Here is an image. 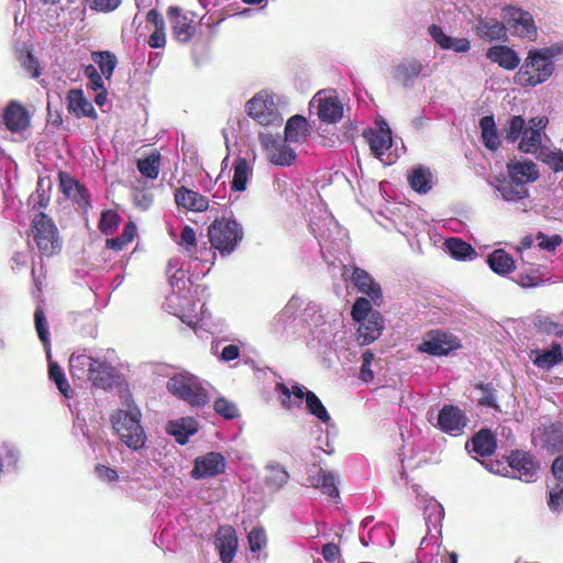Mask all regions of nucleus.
I'll use <instances>...</instances> for the list:
<instances>
[{"label":"nucleus","instance_id":"1","mask_svg":"<svg viewBox=\"0 0 563 563\" xmlns=\"http://www.w3.org/2000/svg\"><path fill=\"white\" fill-rule=\"evenodd\" d=\"M125 404L126 409H118L111 416V423L128 448L140 450L146 442V434L141 424L142 413L132 399H126Z\"/></svg>","mask_w":563,"mask_h":563},{"label":"nucleus","instance_id":"2","mask_svg":"<svg viewBox=\"0 0 563 563\" xmlns=\"http://www.w3.org/2000/svg\"><path fill=\"white\" fill-rule=\"evenodd\" d=\"M210 251H218L221 256L235 252L244 238L241 223L230 217L216 218L207 229Z\"/></svg>","mask_w":563,"mask_h":563},{"label":"nucleus","instance_id":"3","mask_svg":"<svg viewBox=\"0 0 563 563\" xmlns=\"http://www.w3.org/2000/svg\"><path fill=\"white\" fill-rule=\"evenodd\" d=\"M552 54L549 51L530 49L518 77L522 85L537 86L548 80L553 73Z\"/></svg>","mask_w":563,"mask_h":563},{"label":"nucleus","instance_id":"4","mask_svg":"<svg viewBox=\"0 0 563 563\" xmlns=\"http://www.w3.org/2000/svg\"><path fill=\"white\" fill-rule=\"evenodd\" d=\"M33 240L43 255L52 256L62 249V241L54 221L44 212L34 216L31 224Z\"/></svg>","mask_w":563,"mask_h":563},{"label":"nucleus","instance_id":"5","mask_svg":"<svg viewBox=\"0 0 563 563\" xmlns=\"http://www.w3.org/2000/svg\"><path fill=\"white\" fill-rule=\"evenodd\" d=\"M167 389L191 407H203L209 402L207 389L194 376L174 375L167 382Z\"/></svg>","mask_w":563,"mask_h":563},{"label":"nucleus","instance_id":"6","mask_svg":"<svg viewBox=\"0 0 563 563\" xmlns=\"http://www.w3.org/2000/svg\"><path fill=\"white\" fill-rule=\"evenodd\" d=\"M245 111L249 117L261 125L280 124L283 119L274 100V95L262 90L254 95L246 103Z\"/></svg>","mask_w":563,"mask_h":563},{"label":"nucleus","instance_id":"7","mask_svg":"<svg viewBox=\"0 0 563 563\" xmlns=\"http://www.w3.org/2000/svg\"><path fill=\"white\" fill-rule=\"evenodd\" d=\"M460 347V340L455 335L442 329H432L424 333L417 351L432 356H446Z\"/></svg>","mask_w":563,"mask_h":563},{"label":"nucleus","instance_id":"8","mask_svg":"<svg viewBox=\"0 0 563 563\" xmlns=\"http://www.w3.org/2000/svg\"><path fill=\"white\" fill-rule=\"evenodd\" d=\"M549 122L550 120L545 115L529 119L527 128L519 140L518 151L525 154L534 155L537 158L543 147H547V145L542 144V139L543 136H547L545 129L549 125Z\"/></svg>","mask_w":563,"mask_h":563},{"label":"nucleus","instance_id":"9","mask_svg":"<svg viewBox=\"0 0 563 563\" xmlns=\"http://www.w3.org/2000/svg\"><path fill=\"white\" fill-rule=\"evenodd\" d=\"M505 11L507 22L516 36L530 42L537 40V26L532 15L528 11L514 7H508Z\"/></svg>","mask_w":563,"mask_h":563},{"label":"nucleus","instance_id":"10","mask_svg":"<svg viewBox=\"0 0 563 563\" xmlns=\"http://www.w3.org/2000/svg\"><path fill=\"white\" fill-rule=\"evenodd\" d=\"M225 467V457L221 453L212 451L195 459L190 475L195 479L216 477L223 474Z\"/></svg>","mask_w":563,"mask_h":563},{"label":"nucleus","instance_id":"11","mask_svg":"<svg viewBox=\"0 0 563 563\" xmlns=\"http://www.w3.org/2000/svg\"><path fill=\"white\" fill-rule=\"evenodd\" d=\"M261 143L269 162L276 166H290L296 161L295 151L286 143L273 135H264Z\"/></svg>","mask_w":563,"mask_h":563},{"label":"nucleus","instance_id":"12","mask_svg":"<svg viewBox=\"0 0 563 563\" xmlns=\"http://www.w3.org/2000/svg\"><path fill=\"white\" fill-rule=\"evenodd\" d=\"M509 466L516 472L519 479L530 483L540 468V464L530 452L516 450L507 457Z\"/></svg>","mask_w":563,"mask_h":563},{"label":"nucleus","instance_id":"13","mask_svg":"<svg viewBox=\"0 0 563 563\" xmlns=\"http://www.w3.org/2000/svg\"><path fill=\"white\" fill-rule=\"evenodd\" d=\"M467 424V418L462 409L454 405H445L438 415V426L445 432L456 435Z\"/></svg>","mask_w":563,"mask_h":563},{"label":"nucleus","instance_id":"14","mask_svg":"<svg viewBox=\"0 0 563 563\" xmlns=\"http://www.w3.org/2000/svg\"><path fill=\"white\" fill-rule=\"evenodd\" d=\"M2 121L10 132L19 133L29 128L30 114L22 103L11 100L3 110Z\"/></svg>","mask_w":563,"mask_h":563},{"label":"nucleus","instance_id":"15","mask_svg":"<svg viewBox=\"0 0 563 563\" xmlns=\"http://www.w3.org/2000/svg\"><path fill=\"white\" fill-rule=\"evenodd\" d=\"M214 544L219 550L222 563H231L238 549V536L232 526H221L216 536Z\"/></svg>","mask_w":563,"mask_h":563},{"label":"nucleus","instance_id":"16","mask_svg":"<svg viewBox=\"0 0 563 563\" xmlns=\"http://www.w3.org/2000/svg\"><path fill=\"white\" fill-rule=\"evenodd\" d=\"M175 203L179 209L191 212H203L209 208V199L198 191L180 186L174 194Z\"/></svg>","mask_w":563,"mask_h":563},{"label":"nucleus","instance_id":"17","mask_svg":"<svg viewBox=\"0 0 563 563\" xmlns=\"http://www.w3.org/2000/svg\"><path fill=\"white\" fill-rule=\"evenodd\" d=\"M360 323L357 328V343L361 346L369 345L376 341L384 331V319L378 311L371 313L367 319L357 321Z\"/></svg>","mask_w":563,"mask_h":563},{"label":"nucleus","instance_id":"18","mask_svg":"<svg viewBox=\"0 0 563 563\" xmlns=\"http://www.w3.org/2000/svg\"><path fill=\"white\" fill-rule=\"evenodd\" d=\"M424 65L421 60L409 57L404 58L393 69V78L402 87H411L413 80L423 74Z\"/></svg>","mask_w":563,"mask_h":563},{"label":"nucleus","instance_id":"19","mask_svg":"<svg viewBox=\"0 0 563 563\" xmlns=\"http://www.w3.org/2000/svg\"><path fill=\"white\" fill-rule=\"evenodd\" d=\"M67 110L77 119L87 117L96 120L98 114L92 103L85 97L81 89H70L66 95Z\"/></svg>","mask_w":563,"mask_h":563},{"label":"nucleus","instance_id":"20","mask_svg":"<svg viewBox=\"0 0 563 563\" xmlns=\"http://www.w3.org/2000/svg\"><path fill=\"white\" fill-rule=\"evenodd\" d=\"M507 173L510 180L523 187L534 183L540 176L537 165L530 159L507 163Z\"/></svg>","mask_w":563,"mask_h":563},{"label":"nucleus","instance_id":"21","mask_svg":"<svg viewBox=\"0 0 563 563\" xmlns=\"http://www.w3.org/2000/svg\"><path fill=\"white\" fill-rule=\"evenodd\" d=\"M351 279L356 289L367 295L375 305H379L383 301V292L379 284H377L365 269L354 267Z\"/></svg>","mask_w":563,"mask_h":563},{"label":"nucleus","instance_id":"22","mask_svg":"<svg viewBox=\"0 0 563 563\" xmlns=\"http://www.w3.org/2000/svg\"><path fill=\"white\" fill-rule=\"evenodd\" d=\"M363 137L366 140L372 154L376 158H380L393 144L391 131L387 125L379 130H365L363 132Z\"/></svg>","mask_w":563,"mask_h":563},{"label":"nucleus","instance_id":"23","mask_svg":"<svg viewBox=\"0 0 563 563\" xmlns=\"http://www.w3.org/2000/svg\"><path fill=\"white\" fill-rule=\"evenodd\" d=\"M428 33L431 36V38L442 48L445 51H453L455 53H466L471 49V43L467 38L461 37H452L446 35L442 27L437 24H431L428 27Z\"/></svg>","mask_w":563,"mask_h":563},{"label":"nucleus","instance_id":"24","mask_svg":"<svg viewBox=\"0 0 563 563\" xmlns=\"http://www.w3.org/2000/svg\"><path fill=\"white\" fill-rule=\"evenodd\" d=\"M59 179L62 190L68 198L73 199L82 209L90 207V197L85 186L66 173H60Z\"/></svg>","mask_w":563,"mask_h":563},{"label":"nucleus","instance_id":"25","mask_svg":"<svg viewBox=\"0 0 563 563\" xmlns=\"http://www.w3.org/2000/svg\"><path fill=\"white\" fill-rule=\"evenodd\" d=\"M167 15L175 20V24L173 26L175 37L184 43L190 41L196 33L194 21L187 15L181 14L180 8L178 7H169Z\"/></svg>","mask_w":563,"mask_h":563},{"label":"nucleus","instance_id":"26","mask_svg":"<svg viewBox=\"0 0 563 563\" xmlns=\"http://www.w3.org/2000/svg\"><path fill=\"white\" fill-rule=\"evenodd\" d=\"M486 56L490 62L496 63L499 67L507 70H514L520 64L518 54L506 45H495L489 47Z\"/></svg>","mask_w":563,"mask_h":563},{"label":"nucleus","instance_id":"27","mask_svg":"<svg viewBox=\"0 0 563 563\" xmlns=\"http://www.w3.org/2000/svg\"><path fill=\"white\" fill-rule=\"evenodd\" d=\"M307 486L319 489L330 498L339 497V488L334 474L322 468L307 477Z\"/></svg>","mask_w":563,"mask_h":563},{"label":"nucleus","instance_id":"28","mask_svg":"<svg viewBox=\"0 0 563 563\" xmlns=\"http://www.w3.org/2000/svg\"><path fill=\"white\" fill-rule=\"evenodd\" d=\"M539 438L547 452L551 454L563 452V427L560 423H551L540 429Z\"/></svg>","mask_w":563,"mask_h":563},{"label":"nucleus","instance_id":"29","mask_svg":"<svg viewBox=\"0 0 563 563\" xmlns=\"http://www.w3.org/2000/svg\"><path fill=\"white\" fill-rule=\"evenodd\" d=\"M88 379L95 387L102 389L111 388L117 379L115 369L107 362L97 360L95 366L90 368Z\"/></svg>","mask_w":563,"mask_h":563},{"label":"nucleus","instance_id":"30","mask_svg":"<svg viewBox=\"0 0 563 563\" xmlns=\"http://www.w3.org/2000/svg\"><path fill=\"white\" fill-rule=\"evenodd\" d=\"M475 32L481 38L488 42L505 40L507 36L505 24L496 19L479 18Z\"/></svg>","mask_w":563,"mask_h":563},{"label":"nucleus","instance_id":"31","mask_svg":"<svg viewBox=\"0 0 563 563\" xmlns=\"http://www.w3.org/2000/svg\"><path fill=\"white\" fill-rule=\"evenodd\" d=\"M178 245L190 260L203 261V253L210 252V250L206 246L201 249L198 247L196 231L188 224L183 228Z\"/></svg>","mask_w":563,"mask_h":563},{"label":"nucleus","instance_id":"32","mask_svg":"<svg viewBox=\"0 0 563 563\" xmlns=\"http://www.w3.org/2000/svg\"><path fill=\"white\" fill-rule=\"evenodd\" d=\"M318 115L321 121L336 123L343 117V104L335 96L319 99Z\"/></svg>","mask_w":563,"mask_h":563},{"label":"nucleus","instance_id":"33","mask_svg":"<svg viewBox=\"0 0 563 563\" xmlns=\"http://www.w3.org/2000/svg\"><path fill=\"white\" fill-rule=\"evenodd\" d=\"M471 442L473 451L482 457L493 455L497 448L496 437L489 429H482L476 432Z\"/></svg>","mask_w":563,"mask_h":563},{"label":"nucleus","instance_id":"34","mask_svg":"<svg viewBox=\"0 0 563 563\" xmlns=\"http://www.w3.org/2000/svg\"><path fill=\"white\" fill-rule=\"evenodd\" d=\"M167 431L174 435L179 444L184 445L188 442L189 438L198 431V422L190 417L181 418L170 421Z\"/></svg>","mask_w":563,"mask_h":563},{"label":"nucleus","instance_id":"35","mask_svg":"<svg viewBox=\"0 0 563 563\" xmlns=\"http://www.w3.org/2000/svg\"><path fill=\"white\" fill-rule=\"evenodd\" d=\"M481 137L486 148L496 151L500 146L497 126L493 115H485L479 120Z\"/></svg>","mask_w":563,"mask_h":563},{"label":"nucleus","instance_id":"36","mask_svg":"<svg viewBox=\"0 0 563 563\" xmlns=\"http://www.w3.org/2000/svg\"><path fill=\"white\" fill-rule=\"evenodd\" d=\"M308 132V122L305 117L292 115L285 125V141L301 142L306 139Z\"/></svg>","mask_w":563,"mask_h":563},{"label":"nucleus","instance_id":"37","mask_svg":"<svg viewBox=\"0 0 563 563\" xmlns=\"http://www.w3.org/2000/svg\"><path fill=\"white\" fill-rule=\"evenodd\" d=\"M489 267L499 275H507L515 269V261L505 250H495L488 256Z\"/></svg>","mask_w":563,"mask_h":563},{"label":"nucleus","instance_id":"38","mask_svg":"<svg viewBox=\"0 0 563 563\" xmlns=\"http://www.w3.org/2000/svg\"><path fill=\"white\" fill-rule=\"evenodd\" d=\"M250 175L251 169L247 159L244 157L235 158L233 163L231 189L233 191H244L246 189Z\"/></svg>","mask_w":563,"mask_h":563},{"label":"nucleus","instance_id":"39","mask_svg":"<svg viewBox=\"0 0 563 563\" xmlns=\"http://www.w3.org/2000/svg\"><path fill=\"white\" fill-rule=\"evenodd\" d=\"M408 183L415 191L427 194L432 188V174L428 168L416 167L408 175Z\"/></svg>","mask_w":563,"mask_h":563},{"label":"nucleus","instance_id":"40","mask_svg":"<svg viewBox=\"0 0 563 563\" xmlns=\"http://www.w3.org/2000/svg\"><path fill=\"white\" fill-rule=\"evenodd\" d=\"M161 158L162 156L158 151L151 152L148 155L137 159V170L148 179H156L159 174Z\"/></svg>","mask_w":563,"mask_h":563},{"label":"nucleus","instance_id":"41","mask_svg":"<svg viewBox=\"0 0 563 563\" xmlns=\"http://www.w3.org/2000/svg\"><path fill=\"white\" fill-rule=\"evenodd\" d=\"M91 59L98 65L102 76L110 79L118 64L115 55L109 51H97L91 53Z\"/></svg>","mask_w":563,"mask_h":563},{"label":"nucleus","instance_id":"42","mask_svg":"<svg viewBox=\"0 0 563 563\" xmlns=\"http://www.w3.org/2000/svg\"><path fill=\"white\" fill-rule=\"evenodd\" d=\"M97 360L86 354L75 355L69 358V372L74 378H82L86 374L90 375V368L95 366Z\"/></svg>","mask_w":563,"mask_h":563},{"label":"nucleus","instance_id":"43","mask_svg":"<svg viewBox=\"0 0 563 563\" xmlns=\"http://www.w3.org/2000/svg\"><path fill=\"white\" fill-rule=\"evenodd\" d=\"M563 361V351L560 343H553L550 350L543 351L534 360L533 363L541 368H551Z\"/></svg>","mask_w":563,"mask_h":563},{"label":"nucleus","instance_id":"44","mask_svg":"<svg viewBox=\"0 0 563 563\" xmlns=\"http://www.w3.org/2000/svg\"><path fill=\"white\" fill-rule=\"evenodd\" d=\"M48 377L55 383L60 394L66 398H71L74 390L70 387L62 367L53 361L48 362Z\"/></svg>","mask_w":563,"mask_h":563},{"label":"nucleus","instance_id":"45","mask_svg":"<svg viewBox=\"0 0 563 563\" xmlns=\"http://www.w3.org/2000/svg\"><path fill=\"white\" fill-rule=\"evenodd\" d=\"M136 234V225L129 221L124 224L121 234L117 238L107 239L106 246L117 252L122 251L129 243H131Z\"/></svg>","mask_w":563,"mask_h":563},{"label":"nucleus","instance_id":"46","mask_svg":"<svg viewBox=\"0 0 563 563\" xmlns=\"http://www.w3.org/2000/svg\"><path fill=\"white\" fill-rule=\"evenodd\" d=\"M527 128V123L522 115L511 117L503 128L505 139L509 143H515L520 140L522 133Z\"/></svg>","mask_w":563,"mask_h":563},{"label":"nucleus","instance_id":"47","mask_svg":"<svg viewBox=\"0 0 563 563\" xmlns=\"http://www.w3.org/2000/svg\"><path fill=\"white\" fill-rule=\"evenodd\" d=\"M444 244L451 256L456 260H465L471 257V255H475V250L472 245L459 238L446 239Z\"/></svg>","mask_w":563,"mask_h":563},{"label":"nucleus","instance_id":"48","mask_svg":"<svg viewBox=\"0 0 563 563\" xmlns=\"http://www.w3.org/2000/svg\"><path fill=\"white\" fill-rule=\"evenodd\" d=\"M498 190L503 198L507 201H518L529 196V191L526 187L519 185L518 183H514L510 179L509 181H504L500 184Z\"/></svg>","mask_w":563,"mask_h":563},{"label":"nucleus","instance_id":"49","mask_svg":"<svg viewBox=\"0 0 563 563\" xmlns=\"http://www.w3.org/2000/svg\"><path fill=\"white\" fill-rule=\"evenodd\" d=\"M475 388L479 391L477 398L479 406L500 410V406L497 404V391L492 384H477Z\"/></svg>","mask_w":563,"mask_h":563},{"label":"nucleus","instance_id":"50","mask_svg":"<svg viewBox=\"0 0 563 563\" xmlns=\"http://www.w3.org/2000/svg\"><path fill=\"white\" fill-rule=\"evenodd\" d=\"M423 516L428 528L433 526L434 528L441 523L444 517V509L442 505L435 499H429L424 506Z\"/></svg>","mask_w":563,"mask_h":563},{"label":"nucleus","instance_id":"51","mask_svg":"<svg viewBox=\"0 0 563 563\" xmlns=\"http://www.w3.org/2000/svg\"><path fill=\"white\" fill-rule=\"evenodd\" d=\"M538 161L547 164L553 172L559 173L563 170V151H551L550 147H543L542 152L537 157Z\"/></svg>","mask_w":563,"mask_h":563},{"label":"nucleus","instance_id":"52","mask_svg":"<svg viewBox=\"0 0 563 563\" xmlns=\"http://www.w3.org/2000/svg\"><path fill=\"white\" fill-rule=\"evenodd\" d=\"M121 222L119 213L112 209L102 211L98 229L106 235L113 234Z\"/></svg>","mask_w":563,"mask_h":563},{"label":"nucleus","instance_id":"53","mask_svg":"<svg viewBox=\"0 0 563 563\" xmlns=\"http://www.w3.org/2000/svg\"><path fill=\"white\" fill-rule=\"evenodd\" d=\"M306 406L308 411L311 415L316 416L318 419H320L322 422L328 423L330 421L331 417L327 411L325 407L318 398V396L310 390H308L307 394Z\"/></svg>","mask_w":563,"mask_h":563},{"label":"nucleus","instance_id":"54","mask_svg":"<svg viewBox=\"0 0 563 563\" xmlns=\"http://www.w3.org/2000/svg\"><path fill=\"white\" fill-rule=\"evenodd\" d=\"M214 411L224 419L232 420L239 417L238 407L224 397H219L213 404Z\"/></svg>","mask_w":563,"mask_h":563},{"label":"nucleus","instance_id":"55","mask_svg":"<svg viewBox=\"0 0 563 563\" xmlns=\"http://www.w3.org/2000/svg\"><path fill=\"white\" fill-rule=\"evenodd\" d=\"M19 59L24 70L29 73L32 78H38L41 76L42 68L40 62L30 49L21 53Z\"/></svg>","mask_w":563,"mask_h":563},{"label":"nucleus","instance_id":"56","mask_svg":"<svg viewBox=\"0 0 563 563\" xmlns=\"http://www.w3.org/2000/svg\"><path fill=\"white\" fill-rule=\"evenodd\" d=\"M374 312L375 311H372L371 301L365 297H358L352 306L351 316L354 321H362Z\"/></svg>","mask_w":563,"mask_h":563},{"label":"nucleus","instance_id":"57","mask_svg":"<svg viewBox=\"0 0 563 563\" xmlns=\"http://www.w3.org/2000/svg\"><path fill=\"white\" fill-rule=\"evenodd\" d=\"M247 541L250 545V550L252 552H260L262 551L267 543V538L264 528L262 527H255L253 528L249 536Z\"/></svg>","mask_w":563,"mask_h":563},{"label":"nucleus","instance_id":"58","mask_svg":"<svg viewBox=\"0 0 563 563\" xmlns=\"http://www.w3.org/2000/svg\"><path fill=\"white\" fill-rule=\"evenodd\" d=\"M35 329L42 343L47 346L49 344V333L47 329L44 310L37 307L34 312Z\"/></svg>","mask_w":563,"mask_h":563},{"label":"nucleus","instance_id":"59","mask_svg":"<svg viewBox=\"0 0 563 563\" xmlns=\"http://www.w3.org/2000/svg\"><path fill=\"white\" fill-rule=\"evenodd\" d=\"M288 478L289 475L284 468L279 466H273L269 470V475L266 478V483L268 486L278 489L288 482Z\"/></svg>","mask_w":563,"mask_h":563},{"label":"nucleus","instance_id":"60","mask_svg":"<svg viewBox=\"0 0 563 563\" xmlns=\"http://www.w3.org/2000/svg\"><path fill=\"white\" fill-rule=\"evenodd\" d=\"M536 240L539 242L538 243L539 249L545 250L549 252H554L556 250V247L560 246L563 241L560 234H553L551 236H548L545 233H543L541 231L537 233Z\"/></svg>","mask_w":563,"mask_h":563},{"label":"nucleus","instance_id":"61","mask_svg":"<svg viewBox=\"0 0 563 563\" xmlns=\"http://www.w3.org/2000/svg\"><path fill=\"white\" fill-rule=\"evenodd\" d=\"M548 506L552 511L563 509V484L556 483L549 492Z\"/></svg>","mask_w":563,"mask_h":563},{"label":"nucleus","instance_id":"62","mask_svg":"<svg viewBox=\"0 0 563 563\" xmlns=\"http://www.w3.org/2000/svg\"><path fill=\"white\" fill-rule=\"evenodd\" d=\"M84 74L88 78V87L91 90L98 91L100 89H103L102 75L99 74V71L93 65L90 64L85 66Z\"/></svg>","mask_w":563,"mask_h":563},{"label":"nucleus","instance_id":"63","mask_svg":"<svg viewBox=\"0 0 563 563\" xmlns=\"http://www.w3.org/2000/svg\"><path fill=\"white\" fill-rule=\"evenodd\" d=\"M541 282L542 277L538 269H531L529 273L521 272L517 275V283L521 287H534L540 285Z\"/></svg>","mask_w":563,"mask_h":563},{"label":"nucleus","instance_id":"64","mask_svg":"<svg viewBox=\"0 0 563 563\" xmlns=\"http://www.w3.org/2000/svg\"><path fill=\"white\" fill-rule=\"evenodd\" d=\"M538 329L541 332L547 333L549 335H554V336L563 335L562 324L554 322V321L550 320L549 318H544V319L540 320L538 323Z\"/></svg>","mask_w":563,"mask_h":563}]
</instances>
